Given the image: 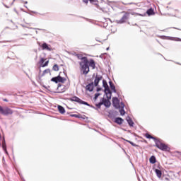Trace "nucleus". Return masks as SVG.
<instances>
[{"mask_svg": "<svg viewBox=\"0 0 181 181\" xmlns=\"http://www.w3.org/2000/svg\"><path fill=\"white\" fill-rule=\"evenodd\" d=\"M81 71L83 74L87 75L90 72V67L94 70L95 69V62L94 59H90V61H81L79 62Z\"/></svg>", "mask_w": 181, "mask_h": 181, "instance_id": "obj_1", "label": "nucleus"}, {"mask_svg": "<svg viewBox=\"0 0 181 181\" xmlns=\"http://www.w3.org/2000/svg\"><path fill=\"white\" fill-rule=\"evenodd\" d=\"M144 136H146L147 139H153L156 146L158 149H160V151H163L164 152H168L170 151V148H169V146L160 141V139H156V137H153L148 133L145 134Z\"/></svg>", "mask_w": 181, "mask_h": 181, "instance_id": "obj_2", "label": "nucleus"}, {"mask_svg": "<svg viewBox=\"0 0 181 181\" xmlns=\"http://www.w3.org/2000/svg\"><path fill=\"white\" fill-rule=\"evenodd\" d=\"M0 114L6 116L12 115L13 114V110L8 107H3L0 105Z\"/></svg>", "mask_w": 181, "mask_h": 181, "instance_id": "obj_3", "label": "nucleus"}, {"mask_svg": "<svg viewBox=\"0 0 181 181\" xmlns=\"http://www.w3.org/2000/svg\"><path fill=\"white\" fill-rule=\"evenodd\" d=\"M103 86L105 88V93L107 95H109V97L107 96V98H111V90H110V87L108 86V83H107V81L103 80Z\"/></svg>", "mask_w": 181, "mask_h": 181, "instance_id": "obj_4", "label": "nucleus"}, {"mask_svg": "<svg viewBox=\"0 0 181 181\" xmlns=\"http://www.w3.org/2000/svg\"><path fill=\"white\" fill-rule=\"evenodd\" d=\"M39 67H47L49 66V60L45 58H41L38 62Z\"/></svg>", "mask_w": 181, "mask_h": 181, "instance_id": "obj_5", "label": "nucleus"}, {"mask_svg": "<svg viewBox=\"0 0 181 181\" xmlns=\"http://www.w3.org/2000/svg\"><path fill=\"white\" fill-rule=\"evenodd\" d=\"M51 81H53L54 83H56V84H57V83H64V81H66V78L60 76H58L52 78Z\"/></svg>", "mask_w": 181, "mask_h": 181, "instance_id": "obj_6", "label": "nucleus"}, {"mask_svg": "<svg viewBox=\"0 0 181 181\" xmlns=\"http://www.w3.org/2000/svg\"><path fill=\"white\" fill-rule=\"evenodd\" d=\"M71 101H75V103H78V104H83L84 105H88V103L87 102L83 101L81 99L76 96H74L70 98Z\"/></svg>", "mask_w": 181, "mask_h": 181, "instance_id": "obj_7", "label": "nucleus"}, {"mask_svg": "<svg viewBox=\"0 0 181 181\" xmlns=\"http://www.w3.org/2000/svg\"><path fill=\"white\" fill-rule=\"evenodd\" d=\"M112 104L115 108H119L121 107V103H119V100H118V98H112Z\"/></svg>", "mask_w": 181, "mask_h": 181, "instance_id": "obj_8", "label": "nucleus"}, {"mask_svg": "<svg viewBox=\"0 0 181 181\" xmlns=\"http://www.w3.org/2000/svg\"><path fill=\"white\" fill-rule=\"evenodd\" d=\"M130 13H125V14L122 16V18L120 19V22L122 23H124V22L127 21L129 19V16H130Z\"/></svg>", "mask_w": 181, "mask_h": 181, "instance_id": "obj_9", "label": "nucleus"}, {"mask_svg": "<svg viewBox=\"0 0 181 181\" xmlns=\"http://www.w3.org/2000/svg\"><path fill=\"white\" fill-rule=\"evenodd\" d=\"M124 107H125V105H124V103H120V107L119 108V113L120 115H125V110H124Z\"/></svg>", "mask_w": 181, "mask_h": 181, "instance_id": "obj_10", "label": "nucleus"}, {"mask_svg": "<svg viewBox=\"0 0 181 181\" xmlns=\"http://www.w3.org/2000/svg\"><path fill=\"white\" fill-rule=\"evenodd\" d=\"M103 80V76H96L94 81V86L95 87H97L98 86V83Z\"/></svg>", "mask_w": 181, "mask_h": 181, "instance_id": "obj_11", "label": "nucleus"}, {"mask_svg": "<svg viewBox=\"0 0 181 181\" xmlns=\"http://www.w3.org/2000/svg\"><path fill=\"white\" fill-rule=\"evenodd\" d=\"M87 91H93L94 90V83H90L86 86Z\"/></svg>", "mask_w": 181, "mask_h": 181, "instance_id": "obj_12", "label": "nucleus"}, {"mask_svg": "<svg viewBox=\"0 0 181 181\" xmlns=\"http://www.w3.org/2000/svg\"><path fill=\"white\" fill-rule=\"evenodd\" d=\"M76 57L78 59V60H81V62H86L88 60L87 57H83V54H76Z\"/></svg>", "mask_w": 181, "mask_h": 181, "instance_id": "obj_13", "label": "nucleus"}, {"mask_svg": "<svg viewBox=\"0 0 181 181\" xmlns=\"http://www.w3.org/2000/svg\"><path fill=\"white\" fill-rule=\"evenodd\" d=\"M102 103H103V105H105V107H110V105H111V102H110L107 99H103Z\"/></svg>", "mask_w": 181, "mask_h": 181, "instance_id": "obj_14", "label": "nucleus"}, {"mask_svg": "<svg viewBox=\"0 0 181 181\" xmlns=\"http://www.w3.org/2000/svg\"><path fill=\"white\" fill-rule=\"evenodd\" d=\"M90 4L95 5L96 8H100V6L98 5V0H90Z\"/></svg>", "mask_w": 181, "mask_h": 181, "instance_id": "obj_15", "label": "nucleus"}, {"mask_svg": "<svg viewBox=\"0 0 181 181\" xmlns=\"http://www.w3.org/2000/svg\"><path fill=\"white\" fill-rule=\"evenodd\" d=\"M70 117H74L75 118H81L82 119H86V116H81V115H70Z\"/></svg>", "mask_w": 181, "mask_h": 181, "instance_id": "obj_16", "label": "nucleus"}, {"mask_svg": "<svg viewBox=\"0 0 181 181\" xmlns=\"http://www.w3.org/2000/svg\"><path fill=\"white\" fill-rule=\"evenodd\" d=\"M146 13L148 15V16H151L152 15H155V11H153V8H151L147 10Z\"/></svg>", "mask_w": 181, "mask_h": 181, "instance_id": "obj_17", "label": "nucleus"}, {"mask_svg": "<svg viewBox=\"0 0 181 181\" xmlns=\"http://www.w3.org/2000/svg\"><path fill=\"white\" fill-rule=\"evenodd\" d=\"M155 173L157 175V177H159V179H160V177H162V171L160 170L156 169Z\"/></svg>", "mask_w": 181, "mask_h": 181, "instance_id": "obj_18", "label": "nucleus"}, {"mask_svg": "<svg viewBox=\"0 0 181 181\" xmlns=\"http://www.w3.org/2000/svg\"><path fill=\"white\" fill-rule=\"evenodd\" d=\"M109 84L113 93H117V90L115 89V86L114 85V83L112 81H110Z\"/></svg>", "mask_w": 181, "mask_h": 181, "instance_id": "obj_19", "label": "nucleus"}, {"mask_svg": "<svg viewBox=\"0 0 181 181\" xmlns=\"http://www.w3.org/2000/svg\"><path fill=\"white\" fill-rule=\"evenodd\" d=\"M115 122H116V124H119V125H121V124L124 122V120L121 117H117L115 120Z\"/></svg>", "mask_w": 181, "mask_h": 181, "instance_id": "obj_20", "label": "nucleus"}, {"mask_svg": "<svg viewBox=\"0 0 181 181\" xmlns=\"http://www.w3.org/2000/svg\"><path fill=\"white\" fill-rule=\"evenodd\" d=\"M58 110H59V112H60V114H64V112H66V110H64V107H63L61 105L58 106Z\"/></svg>", "mask_w": 181, "mask_h": 181, "instance_id": "obj_21", "label": "nucleus"}, {"mask_svg": "<svg viewBox=\"0 0 181 181\" xmlns=\"http://www.w3.org/2000/svg\"><path fill=\"white\" fill-rule=\"evenodd\" d=\"M150 163H156V158L155 157V156H152L150 159Z\"/></svg>", "mask_w": 181, "mask_h": 181, "instance_id": "obj_22", "label": "nucleus"}, {"mask_svg": "<svg viewBox=\"0 0 181 181\" xmlns=\"http://www.w3.org/2000/svg\"><path fill=\"white\" fill-rule=\"evenodd\" d=\"M52 70H54V71H59V65L54 64L52 67Z\"/></svg>", "mask_w": 181, "mask_h": 181, "instance_id": "obj_23", "label": "nucleus"}, {"mask_svg": "<svg viewBox=\"0 0 181 181\" xmlns=\"http://www.w3.org/2000/svg\"><path fill=\"white\" fill-rule=\"evenodd\" d=\"M127 122L130 127H134V121H132V119H127Z\"/></svg>", "mask_w": 181, "mask_h": 181, "instance_id": "obj_24", "label": "nucleus"}, {"mask_svg": "<svg viewBox=\"0 0 181 181\" xmlns=\"http://www.w3.org/2000/svg\"><path fill=\"white\" fill-rule=\"evenodd\" d=\"M45 74H50V70L49 69H45L43 72H42V76H45Z\"/></svg>", "mask_w": 181, "mask_h": 181, "instance_id": "obj_25", "label": "nucleus"}, {"mask_svg": "<svg viewBox=\"0 0 181 181\" xmlns=\"http://www.w3.org/2000/svg\"><path fill=\"white\" fill-rule=\"evenodd\" d=\"M103 105V100L100 102L99 103L96 104L97 108H101V106Z\"/></svg>", "mask_w": 181, "mask_h": 181, "instance_id": "obj_26", "label": "nucleus"}, {"mask_svg": "<svg viewBox=\"0 0 181 181\" xmlns=\"http://www.w3.org/2000/svg\"><path fill=\"white\" fill-rule=\"evenodd\" d=\"M168 39L170 40H180V38H176V37H168Z\"/></svg>", "mask_w": 181, "mask_h": 181, "instance_id": "obj_27", "label": "nucleus"}, {"mask_svg": "<svg viewBox=\"0 0 181 181\" xmlns=\"http://www.w3.org/2000/svg\"><path fill=\"white\" fill-rule=\"evenodd\" d=\"M2 148L5 151V152L6 151V144H5V142L2 143Z\"/></svg>", "mask_w": 181, "mask_h": 181, "instance_id": "obj_28", "label": "nucleus"}, {"mask_svg": "<svg viewBox=\"0 0 181 181\" xmlns=\"http://www.w3.org/2000/svg\"><path fill=\"white\" fill-rule=\"evenodd\" d=\"M42 49H43V50H45V49H46V50H50L49 46H42Z\"/></svg>", "mask_w": 181, "mask_h": 181, "instance_id": "obj_29", "label": "nucleus"}, {"mask_svg": "<svg viewBox=\"0 0 181 181\" xmlns=\"http://www.w3.org/2000/svg\"><path fill=\"white\" fill-rule=\"evenodd\" d=\"M38 45H39V46H47V44H46L45 42H43L42 44L38 42Z\"/></svg>", "mask_w": 181, "mask_h": 181, "instance_id": "obj_30", "label": "nucleus"}, {"mask_svg": "<svg viewBox=\"0 0 181 181\" xmlns=\"http://www.w3.org/2000/svg\"><path fill=\"white\" fill-rule=\"evenodd\" d=\"M127 142H129V144L132 145V146H135V144H134V143L132 141L127 140Z\"/></svg>", "mask_w": 181, "mask_h": 181, "instance_id": "obj_31", "label": "nucleus"}, {"mask_svg": "<svg viewBox=\"0 0 181 181\" xmlns=\"http://www.w3.org/2000/svg\"><path fill=\"white\" fill-rule=\"evenodd\" d=\"M83 4H86L87 5V4H88V1L90 2V0H82Z\"/></svg>", "mask_w": 181, "mask_h": 181, "instance_id": "obj_32", "label": "nucleus"}, {"mask_svg": "<svg viewBox=\"0 0 181 181\" xmlns=\"http://www.w3.org/2000/svg\"><path fill=\"white\" fill-rule=\"evenodd\" d=\"M98 95H99L98 94H95V98H98Z\"/></svg>", "mask_w": 181, "mask_h": 181, "instance_id": "obj_33", "label": "nucleus"}, {"mask_svg": "<svg viewBox=\"0 0 181 181\" xmlns=\"http://www.w3.org/2000/svg\"><path fill=\"white\" fill-rule=\"evenodd\" d=\"M173 29H177V30H180V29L177 28H173Z\"/></svg>", "mask_w": 181, "mask_h": 181, "instance_id": "obj_34", "label": "nucleus"}, {"mask_svg": "<svg viewBox=\"0 0 181 181\" xmlns=\"http://www.w3.org/2000/svg\"><path fill=\"white\" fill-rule=\"evenodd\" d=\"M4 101H6V102H7V101H8V100H6V99H4Z\"/></svg>", "mask_w": 181, "mask_h": 181, "instance_id": "obj_35", "label": "nucleus"}, {"mask_svg": "<svg viewBox=\"0 0 181 181\" xmlns=\"http://www.w3.org/2000/svg\"><path fill=\"white\" fill-rule=\"evenodd\" d=\"M110 49V47H107V49H106V50H109Z\"/></svg>", "mask_w": 181, "mask_h": 181, "instance_id": "obj_36", "label": "nucleus"}, {"mask_svg": "<svg viewBox=\"0 0 181 181\" xmlns=\"http://www.w3.org/2000/svg\"><path fill=\"white\" fill-rule=\"evenodd\" d=\"M40 81H42V80L40 78Z\"/></svg>", "mask_w": 181, "mask_h": 181, "instance_id": "obj_37", "label": "nucleus"}]
</instances>
